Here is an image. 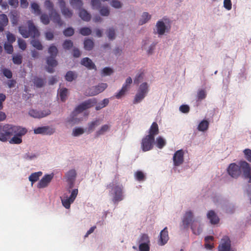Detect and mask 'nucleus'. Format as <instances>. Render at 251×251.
Returning <instances> with one entry per match:
<instances>
[{
  "label": "nucleus",
  "instance_id": "nucleus-4",
  "mask_svg": "<svg viewBox=\"0 0 251 251\" xmlns=\"http://www.w3.org/2000/svg\"><path fill=\"white\" fill-rule=\"evenodd\" d=\"M27 25L28 29L25 26H20L19 27V32L23 37L25 38L29 37L35 38L40 35V32L32 21H28Z\"/></svg>",
  "mask_w": 251,
  "mask_h": 251
},
{
  "label": "nucleus",
  "instance_id": "nucleus-61",
  "mask_svg": "<svg viewBox=\"0 0 251 251\" xmlns=\"http://www.w3.org/2000/svg\"><path fill=\"white\" fill-rule=\"evenodd\" d=\"M18 45L19 48L23 50H25L26 48V44L25 41L21 39H18Z\"/></svg>",
  "mask_w": 251,
  "mask_h": 251
},
{
  "label": "nucleus",
  "instance_id": "nucleus-59",
  "mask_svg": "<svg viewBox=\"0 0 251 251\" xmlns=\"http://www.w3.org/2000/svg\"><path fill=\"white\" fill-rule=\"evenodd\" d=\"M139 249L140 251H150V244H140Z\"/></svg>",
  "mask_w": 251,
  "mask_h": 251
},
{
  "label": "nucleus",
  "instance_id": "nucleus-3",
  "mask_svg": "<svg viewBox=\"0 0 251 251\" xmlns=\"http://www.w3.org/2000/svg\"><path fill=\"white\" fill-rule=\"evenodd\" d=\"M26 132L25 128L20 126L9 124H5L4 126L0 125V141L5 142L14 134L24 135Z\"/></svg>",
  "mask_w": 251,
  "mask_h": 251
},
{
  "label": "nucleus",
  "instance_id": "nucleus-2",
  "mask_svg": "<svg viewBox=\"0 0 251 251\" xmlns=\"http://www.w3.org/2000/svg\"><path fill=\"white\" fill-rule=\"evenodd\" d=\"M182 224L183 228L187 229L190 226L191 229L195 235H200L202 230L200 222L194 219V215L192 211H186L182 220Z\"/></svg>",
  "mask_w": 251,
  "mask_h": 251
},
{
  "label": "nucleus",
  "instance_id": "nucleus-58",
  "mask_svg": "<svg viewBox=\"0 0 251 251\" xmlns=\"http://www.w3.org/2000/svg\"><path fill=\"white\" fill-rule=\"evenodd\" d=\"M135 176L136 179L138 181H142L145 178L144 173L140 171H138L135 173Z\"/></svg>",
  "mask_w": 251,
  "mask_h": 251
},
{
  "label": "nucleus",
  "instance_id": "nucleus-56",
  "mask_svg": "<svg viewBox=\"0 0 251 251\" xmlns=\"http://www.w3.org/2000/svg\"><path fill=\"white\" fill-rule=\"evenodd\" d=\"M84 132V129L80 127L75 128L73 130V135L74 136H78L82 134Z\"/></svg>",
  "mask_w": 251,
  "mask_h": 251
},
{
  "label": "nucleus",
  "instance_id": "nucleus-57",
  "mask_svg": "<svg viewBox=\"0 0 251 251\" xmlns=\"http://www.w3.org/2000/svg\"><path fill=\"white\" fill-rule=\"evenodd\" d=\"M63 33L65 36H71L74 34V30L72 27H68L64 30Z\"/></svg>",
  "mask_w": 251,
  "mask_h": 251
},
{
  "label": "nucleus",
  "instance_id": "nucleus-30",
  "mask_svg": "<svg viewBox=\"0 0 251 251\" xmlns=\"http://www.w3.org/2000/svg\"><path fill=\"white\" fill-rule=\"evenodd\" d=\"M33 83L37 88H41L45 85V79L36 76L33 79Z\"/></svg>",
  "mask_w": 251,
  "mask_h": 251
},
{
  "label": "nucleus",
  "instance_id": "nucleus-45",
  "mask_svg": "<svg viewBox=\"0 0 251 251\" xmlns=\"http://www.w3.org/2000/svg\"><path fill=\"white\" fill-rule=\"evenodd\" d=\"M99 125V121L98 120L93 121L88 124V131L91 133L95 129L96 126Z\"/></svg>",
  "mask_w": 251,
  "mask_h": 251
},
{
  "label": "nucleus",
  "instance_id": "nucleus-43",
  "mask_svg": "<svg viewBox=\"0 0 251 251\" xmlns=\"http://www.w3.org/2000/svg\"><path fill=\"white\" fill-rule=\"evenodd\" d=\"M31 44L36 48L38 50H42L43 49V47L38 40L33 39L31 41Z\"/></svg>",
  "mask_w": 251,
  "mask_h": 251
},
{
  "label": "nucleus",
  "instance_id": "nucleus-51",
  "mask_svg": "<svg viewBox=\"0 0 251 251\" xmlns=\"http://www.w3.org/2000/svg\"><path fill=\"white\" fill-rule=\"evenodd\" d=\"M100 13L101 16H107L109 14V10L107 6H103L100 9Z\"/></svg>",
  "mask_w": 251,
  "mask_h": 251
},
{
  "label": "nucleus",
  "instance_id": "nucleus-62",
  "mask_svg": "<svg viewBox=\"0 0 251 251\" xmlns=\"http://www.w3.org/2000/svg\"><path fill=\"white\" fill-rule=\"evenodd\" d=\"M115 30L113 28H110L108 29L107 32V36L110 40H113L115 38Z\"/></svg>",
  "mask_w": 251,
  "mask_h": 251
},
{
  "label": "nucleus",
  "instance_id": "nucleus-55",
  "mask_svg": "<svg viewBox=\"0 0 251 251\" xmlns=\"http://www.w3.org/2000/svg\"><path fill=\"white\" fill-rule=\"evenodd\" d=\"M113 72V70L111 68L105 67L102 70L101 75L102 76L110 75Z\"/></svg>",
  "mask_w": 251,
  "mask_h": 251
},
{
  "label": "nucleus",
  "instance_id": "nucleus-22",
  "mask_svg": "<svg viewBox=\"0 0 251 251\" xmlns=\"http://www.w3.org/2000/svg\"><path fill=\"white\" fill-rule=\"evenodd\" d=\"M207 218L212 224H217L219 223V219L213 210H210L207 214Z\"/></svg>",
  "mask_w": 251,
  "mask_h": 251
},
{
  "label": "nucleus",
  "instance_id": "nucleus-8",
  "mask_svg": "<svg viewBox=\"0 0 251 251\" xmlns=\"http://www.w3.org/2000/svg\"><path fill=\"white\" fill-rule=\"evenodd\" d=\"M108 85L106 83H101L98 85L89 88L86 90L85 94L89 96H96L105 90Z\"/></svg>",
  "mask_w": 251,
  "mask_h": 251
},
{
  "label": "nucleus",
  "instance_id": "nucleus-39",
  "mask_svg": "<svg viewBox=\"0 0 251 251\" xmlns=\"http://www.w3.org/2000/svg\"><path fill=\"white\" fill-rule=\"evenodd\" d=\"M139 243L140 244H150V240L149 236L147 234H142L139 239Z\"/></svg>",
  "mask_w": 251,
  "mask_h": 251
},
{
  "label": "nucleus",
  "instance_id": "nucleus-14",
  "mask_svg": "<svg viewBox=\"0 0 251 251\" xmlns=\"http://www.w3.org/2000/svg\"><path fill=\"white\" fill-rule=\"evenodd\" d=\"M76 176V173L74 169L70 170L66 174L65 177L70 188H72L74 187Z\"/></svg>",
  "mask_w": 251,
  "mask_h": 251
},
{
  "label": "nucleus",
  "instance_id": "nucleus-37",
  "mask_svg": "<svg viewBox=\"0 0 251 251\" xmlns=\"http://www.w3.org/2000/svg\"><path fill=\"white\" fill-rule=\"evenodd\" d=\"M71 5L74 8H80L83 5L81 0H70Z\"/></svg>",
  "mask_w": 251,
  "mask_h": 251
},
{
  "label": "nucleus",
  "instance_id": "nucleus-13",
  "mask_svg": "<svg viewBox=\"0 0 251 251\" xmlns=\"http://www.w3.org/2000/svg\"><path fill=\"white\" fill-rule=\"evenodd\" d=\"M53 177V175L52 174L45 175L38 182L37 187L38 188H44L47 187L51 181Z\"/></svg>",
  "mask_w": 251,
  "mask_h": 251
},
{
  "label": "nucleus",
  "instance_id": "nucleus-25",
  "mask_svg": "<svg viewBox=\"0 0 251 251\" xmlns=\"http://www.w3.org/2000/svg\"><path fill=\"white\" fill-rule=\"evenodd\" d=\"M156 29L157 33L159 35H163L165 32L166 25L163 21H159L156 23Z\"/></svg>",
  "mask_w": 251,
  "mask_h": 251
},
{
  "label": "nucleus",
  "instance_id": "nucleus-47",
  "mask_svg": "<svg viewBox=\"0 0 251 251\" xmlns=\"http://www.w3.org/2000/svg\"><path fill=\"white\" fill-rule=\"evenodd\" d=\"M145 97V96L138 92L137 93V94H136L135 96V98H134V99L133 100V103L134 104H136V103H139L141 101V100H142L144 99V98Z\"/></svg>",
  "mask_w": 251,
  "mask_h": 251
},
{
  "label": "nucleus",
  "instance_id": "nucleus-64",
  "mask_svg": "<svg viewBox=\"0 0 251 251\" xmlns=\"http://www.w3.org/2000/svg\"><path fill=\"white\" fill-rule=\"evenodd\" d=\"M244 152L246 156V159L251 162V150L250 149H245Z\"/></svg>",
  "mask_w": 251,
  "mask_h": 251
},
{
  "label": "nucleus",
  "instance_id": "nucleus-33",
  "mask_svg": "<svg viewBox=\"0 0 251 251\" xmlns=\"http://www.w3.org/2000/svg\"><path fill=\"white\" fill-rule=\"evenodd\" d=\"M14 135L12 138L9 140V143L12 144H19L22 142V139L21 137L23 135H19L16 134H14Z\"/></svg>",
  "mask_w": 251,
  "mask_h": 251
},
{
  "label": "nucleus",
  "instance_id": "nucleus-38",
  "mask_svg": "<svg viewBox=\"0 0 251 251\" xmlns=\"http://www.w3.org/2000/svg\"><path fill=\"white\" fill-rule=\"evenodd\" d=\"M68 89L66 88L61 89L59 92V97L62 102H64L67 98Z\"/></svg>",
  "mask_w": 251,
  "mask_h": 251
},
{
  "label": "nucleus",
  "instance_id": "nucleus-44",
  "mask_svg": "<svg viewBox=\"0 0 251 251\" xmlns=\"http://www.w3.org/2000/svg\"><path fill=\"white\" fill-rule=\"evenodd\" d=\"M48 52L50 56L56 57L58 53V50L55 46L52 45L49 48Z\"/></svg>",
  "mask_w": 251,
  "mask_h": 251
},
{
  "label": "nucleus",
  "instance_id": "nucleus-63",
  "mask_svg": "<svg viewBox=\"0 0 251 251\" xmlns=\"http://www.w3.org/2000/svg\"><path fill=\"white\" fill-rule=\"evenodd\" d=\"M224 6L228 10H229L232 8V3L230 0H224Z\"/></svg>",
  "mask_w": 251,
  "mask_h": 251
},
{
  "label": "nucleus",
  "instance_id": "nucleus-34",
  "mask_svg": "<svg viewBox=\"0 0 251 251\" xmlns=\"http://www.w3.org/2000/svg\"><path fill=\"white\" fill-rule=\"evenodd\" d=\"M137 92L146 96L147 93L148 92V85L147 83L144 82L141 84L140 85Z\"/></svg>",
  "mask_w": 251,
  "mask_h": 251
},
{
  "label": "nucleus",
  "instance_id": "nucleus-12",
  "mask_svg": "<svg viewBox=\"0 0 251 251\" xmlns=\"http://www.w3.org/2000/svg\"><path fill=\"white\" fill-rule=\"evenodd\" d=\"M184 154L182 150H179L175 152L173 158L175 166H179L183 163Z\"/></svg>",
  "mask_w": 251,
  "mask_h": 251
},
{
  "label": "nucleus",
  "instance_id": "nucleus-28",
  "mask_svg": "<svg viewBox=\"0 0 251 251\" xmlns=\"http://www.w3.org/2000/svg\"><path fill=\"white\" fill-rule=\"evenodd\" d=\"M77 75L75 72L70 71L66 73L65 77L67 81L71 82L75 79L77 78Z\"/></svg>",
  "mask_w": 251,
  "mask_h": 251
},
{
  "label": "nucleus",
  "instance_id": "nucleus-52",
  "mask_svg": "<svg viewBox=\"0 0 251 251\" xmlns=\"http://www.w3.org/2000/svg\"><path fill=\"white\" fill-rule=\"evenodd\" d=\"M206 93L204 90L201 89L198 91L197 93V98L198 100H201L206 98Z\"/></svg>",
  "mask_w": 251,
  "mask_h": 251
},
{
  "label": "nucleus",
  "instance_id": "nucleus-40",
  "mask_svg": "<svg viewBox=\"0 0 251 251\" xmlns=\"http://www.w3.org/2000/svg\"><path fill=\"white\" fill-rule=\"evenodd\" d=\"M109 100L108 99H104L101 102H99L96 105V110H100L102 108L107 106L109 103Z\"/></svg>",
  "mask_w": 251,
  "mask_h": 251
},
{
  "label": "nucleus",
  "instance_id": "nucleus-16",
  "mask_svg": "<svg viewBox=\"0 0 251 251\" xmlns=\"http://www.w3.org/2000/svg\"><path fill=\"white\" fill-rule=\"evenodd\" d=\"M169 238L167 227H165L160 233L158 244L160 246L164 245L168 242Z\"/></svg>",
  "mask_w": 251,
  "mask_h": 251
},
{
  "label": "nucleus",
  "instance_id": "nucleus-31",
  "mask_svg": "<svg viewBox=\"0 0 251 251\" xmlns=\"http://www.w3.org/2000/svg\"><path fill=\"white\" fill-rule=\"evenodd\" d=\"M213 240L214 237L212 236H207L205 237L204 240L205 243L204 246L206 249L211 250L214 248V246L213 243L210 244L209 243V241H213Z\"/></svg>",
  "mask_w": 251,
  "mask_h": 251
},
{
  "label": "nucleus",
  "instance_id": "nucleus-35",
  "mask_svg": "<svg viewBox=\"0 0 251 251\" xmlns=\"http://www.w3.org/2000/svg\"><path fill=\"white\" fill-rule=\"evenodd\" d=\"M156 146L159 149H162L166 144V141L161 136H158L156 140Z\"/></svg>",
  "mask_w": 251,
  "mask_h": 251
},
{
  "label": "nucleus",
  "instance_id": "nucleus-9",
  "mask_svg": "<svg viewBox=\"0 0 251 251\" xmlns=\"http://www.w3.org/2000/svg\"><path fill=\"white\" fill-rule=\"evenodd\" d=\"M77 189H75L73 190L69 197H64L63 198L61 199L62 205L67 209L70 208L71 204L74 201L77 195Z\"/></svg>",
  "mask_w": 251,
  "mask_h": 251
},
{
  "label": "nucleus",
  "instance_id": "nucleus-50",
  "mask_svg": "<svg viewBox=\"0 0 251 251\" xmlns=\"http://www.w3.org/2000/svg\"><path fill=\"white\" fill-rule=\"evenodd\" d=\"M91 4L93 9H99L101 7V2L100 0H91Z\"/></svg>",
  "mask_w": 251,
  "mask_h": 251
},
{
  "label": "nucleus",
  "instance_id": "nucleus-23",
  "mask_svg": "<svg viewBox=\"0 0 251 251\" xmlns=\"http://www.w3.org/2000/svg\"><path fill=\"white\" fill-rule=\"evenodd\" d=\"M30 11L36 16H39L41 14V9L39 5L35 2L31 3Z\"/></svg>",
  "mask_w": 251,
  "mask_h": 251
},
{
  "label": "nucleus",
  "instance_id": "nucleus-60",
  "mask_svg": "<svg viewBox=\"0 0 251 251\" xmlns=\"http://www.w3.org/2000/svg\"><path fill=\"white\" fill-rule=\"evenodd\" d=\"M2 73L3 75L6 77L7 78H11L12 77V72L6 68H4L2 70Z\"/></svg>",
  "mask_w": 251,
  "mask_h": 251
},
{
  "label": "nucleus",
  "instance_id": "nucleus-20",
  "mask_svg": "<svg viewBox=\"0 0 251 251\" xmlns=\"http://www.w3.org/2000/svg\"><path fill=\"white\" fill-rule=\"evenodd\" d=\"M159 133V127L158 124L156 122L152 123L149 130V134L148 135H151V137H154L158 135Z\"/></svg>",
  "mask_w": 251,
  "mask_h": 251
},
{
  "label": "nucleus",
  "instance_id": "nucleus-10",
  "mask_svg": "<svg viewBox=\"0 0 251 251\" xmlns=\"http://www.w3.org/2000/svg\"><path fill=\"white\" fill-rule=\"evenodd\" d=\"M58 3L62 15L66 18H70L72 17L73 13L72 10L66 6V2L64 0H58Z\"/></svg>",
  "mask_w": 251,
  "mask_h": 251
},
{
  "label": "nucleus",
  "instance_id": "nucleus-17",
  "mask_svg": "<svg viewBox=\"0 0 251 251\" xmlns=\"http://www.w3.org/2000/svg\"><path fill=\"white\" fill-rule=\"evenodd\" d=\"M55 131L53 128H50L48 126H45L43 127H39L35 128L34 132L35 134H42L47 135H51Z\"/></svg>",
  "mask_w": 251,
  "mask_h": 251
},
{
  "label": "nucleus",
  "instance_id": "nucleus-41",
  "mask_svg": "<svg viewBox=\"0 0 251 251\" xmlns=\"http://www.w3.org/2000/svg\"><path fill=\"white\" fill-rule=\"evenodd\" d=\"M44 6L49 11V13L52 12L53 10H55L54 9L53 2L50 0H46L44 2Z\"/></svg>",
  "mask_w": 251,
  "mask_h": 251
},
{
  "label": "nucleus",
  "instance_id": "nucleus-11",
  "mask_svg": "<svg viewBox=\"0 0 251 251\" xmlns=\"http://www.w3.org/2000/svg\"><path fill=\"white\" fill-rule=\"evenodd\" d=\"M218 251H231V241L228 236H224L218 246Z\"/></svg>",
  "mask_w": 251,
  "mask_h": 251
},
{
  "label": "nucleus",
  "instance_id": "nucleus-5",
  "mask_svg": "<svg viewBox=\"0 0 251 251\" xmlns=\"http://www.w3.org/2000/svg\"><path fill=\"white\" fill-rule=\"evenodd\" d=\"M112 187L113 198L112 201L114 203H117L124 200L123 187L122 185H116L114 186L113 183H110L107 187Z\"/></svg>",
  "mask_w": 251,
  "mask_h": 251
},
{
  "label": "nucleus",
  "instance_id": "nucleus-29",
  "mask_svg": "<svg viewBox=\"0 0 251 251\" xmlns=\"http://www.w3.org/2000/svg\"><path fill=\"white\" fill-rule=\"evenodd\" d=\"M151 18V15L148 12H144L141 16V18L139 21V25H142L146 23Z\"/></svg>",
  "mask_w": 251,
  "mask_h": 251
},
{
  "label": "nucleus",
  "instance_id": "nucleus-21",
  "mask_svg": "<svg viewBox=\"0 0 251 251\" xmlns=\"http://www.w3.org/2000/svg\"><path fill=\"white\" fill-rule=\"evenodd\" d=\"M81 64L90 70L96 69L95 64L88 57L83 58L81 61Z\"/></svg>",
  "mask_w": 251,
  "mask_h": 251
},
{
  "label": "nucleus",
  "instance_id": "nucleus-24",
  "mask_svg": "<svg viewBox=\"0 0 251 251\" xmlns=\"http://www.w3.org/2000/svg\"><path fill=\"white\" fill-rule=\"evenodd\" d=\"M8 23L7 16L4 14H0V31H2Z\"/></svg>",
  "mask_w": 251,
  "mask_h": 251
},
{
  "label": "nucleus",
  "instance_id": "nucleus-48",
  "mask_svg": "<svg viewBox=\"0 0 251 251\" xmlns=\"http://www.w3.org/2000/svg\"><path fill=\"white\" fill-rule=\"evenodd\" d=\"M92 31L91 29L87 27L81 28L79 30V33L83 36H88L91 34Z\"/></svg>",
  "mask_w": 251,
  "mask_h": 251
},
{
  "label": "nucleus",
  "instance_id": "nucleus-7",
  "mask_svg": "<svg viewBox=\"0 0 251 251\" xmlns=\"http://www.w3.org/2000/svg\"><path fill=\"white\" fill-rule=\"evenodd\" d=\"M97 103L96 99L93 98L85 100L77 105L73 113L75 114H79L82 112L84 110L89 109Z\"/></svg>",
  "mask_w": 251,
  "mask_h": 251
},
{
  "label": "nucleus",
  "instance_id": "nucleus-46",
  "mask_svg": "<svg viewBox=\"0 0 251 251\" xmlns=\"http://www.w3.org/2000/svg\"><path fill=\"white\" fill-rule=\"evenodd\" d=\"M50 17L47 14H41L40 20L41 22L45 25H48L50 22Z\"/></svg>",
  "mask_w": 251,
  "mask_h": 251
},
{
  "label": "nucleus",
  "instance_id": "nucleus-54",
  "mask_svg": "<svg viewBox=\"0 0 251 251\" xmlns=\"http://www.w3.org/2000/svg\"><path fill=\"white\" fill-rule=\"evenodd\" d=\"M4 49L8 54H11L13 51V48L11 44L5 43L4 45Z\"/></svg>",
  "mask_w": 251,
  "mask_h": 251
},
{
  "label": "nucleus",
  "instance_id": "nucleus-49",
  "mask_svg": "<svg viewBox=\"0 0 251 251\" xmlns=\"http://www.w3.org/2000/svg\"><path fill=\"white\" fill-rule=\"evenodd\" d=\"M12 60L15 64L20 65L22 63V56L20 54L14 55L12 58Z\"/></svg>",
  "mask_w": 251,
  "mask_h": 251
},
{
  "label": "nucleus",
  "instance_id": "nucleus-36",
  "mask_svg": "<svg viewBox=\"0 0 251 251\" xmlns=\"http://www.w3.org/2000/svg\"><path fill=\"white\" fill-rule=\"evenodd\" d=\"M94 42L90 39L85 40L84 42V47L87 50H91L94 47Z\"/></svg>",
  "mask_w": 251,
  "mask_h": 251
},
{
  "label": "nucleus",
  "instance_id": "nucleus-18",
  "mask_svg": "<svg viewBox=\"0 0 251 251\" xmlns=\"http://www.w3.org/2000/svg\"><path fill=\"white\" fill-rule=\"evenodd\" d=\"M49 15L53 23L57 24L59 26L62 25L63 23L61 19L60 15L56 10L49 13Z\"/></svg>",
  "mask_w": 251,
  "mask_h": 251
},
{
  "label": "nucleus",
  "instance_id": "nucleus-32",
  "mask_svg": "<svg viewBox=\"0 0 251 251\" xmlns=\"http://www.w3.org/2000/svg\"><path fill=\"white\" fill-rule=\"evenodd\" d=\"M42 175V172H38L32 173L29 176V180L31 181L32 183H33L39 179L40 176H41Z\"/></svg>",
  "mask_w": 251,
  "mask_h": 251
},
{
  "label": "nucleus",
  "instance_id": "nucleus-27",
  "mask_svg": "<svg viewBox=\"0 0 251 251\" xmlns=\"http://www.w3.org/2000/svg\"><path fill=\"white\" fill-rule=\"evenodd\" d=\"M209 126L208 121L203 120L201 122L198 126V129L201 131H205L207 130Z\"/></svg>",
  "mask_w": 251,
  "mask_h": 251
},
{
  "label": "nucleus",
  "instance_id": "nucleus-42",
  "mask_svg": "<svg viewBox=\"0 0 251 251\" xmlns=\"http://www.w3.org/2000/svg\"><path fill=\"white\" fill-rule=\"evenodd\" d=\"M109 126L107 125L102 126L101 128L96 133V137H98L100 135L103 134L105 132L109 129Z\"/></svg>",
  "mask_w": 251,
  "mask_h": 251
},
{
  "label": "nucleus",
  "instance_id": "nucleus-15",
  "mask_svg": "<svg viewBox=\"0 0 251 251\" xmlns=\"http://www.w3.org/2000/svg\"><path fill=\"white\" fill-rule=\"evenodd\" d=\"M29 114L31 117L35 118H42L50 114L49 110L44 111H37L32 109L29 111Z\"/></svg>",
  "mask_w": 251,
  "mask_h": 251
},
{
  "label": "nucleus",
  "instance_id": "nucleus-1",
  "mask_svg": "<svg viewBox=\"0 0 251 251\" xmlns=\"http://www.w3.org/2000/svg\"><path fill=\"white\" fill-rule=\"evenodd\" d=\"M243 172L245 178L249 179L248 182H251V168L248 163L245 161H241L239 165L235 163H231L227 168L228 174L233 178L238 177Z\"/></svg>",
  "mask_w": 251,
  "mask_h": 251
},
{
  "label": "nucleus",
  "instance_id": "nucleus-6",
  "mask_svg": "<svg viewBox=\"0 0 251 251\" xmlns=\"http://www.w3.org/2000/svg\"><path fill=\"white\" fill-rule=\"evenodd\" d=\"M154 143L155 138L147 135L141 140V148L144 152L149 151L153 149Z\"/></svg>",
  "mask_w": 251,
  "mask_h": 251
},
{
  "label": "nucleus",
  "instance_id": "nucleus-26",
  "mask_svg": "<svg viewBox=\"0 0 251 251\" xmlns=\"http://www.w3.org/2000/svg\"><path fill=\"white\" fill-rule=\"evenodd\" d=\"M79 17L83 21L88 22L91 20V16L86 10L81 9L79 12Z\"/></svg>",
  "mask_w": 251,
  "mask_h": 251
},
{
  "label": "nucleus",
  "instance_id": "nucleus-53",
  "mask_svg": "<svg viewBox=\"0 0 251 251\" xmlns=\"http://www.w3.org/2000/svg\"><path fill=\"white\" fill-rule=\"evenodd\" d=\"M63 47L65 50L70 49L73 46V42L70 40H66L63 45Z\"/></svg>",
  "mask_w": 251,
  "mask_h": 251
},
{
  "label": "nucleus",
  "instance_id": "nucleus-19",
  "mask_svg": "<svg viewBox=\"0 0 251 251\" xmlns=\"http://www.w3.org/2000/svg\"><path fill=\"white\" fill-rule=\"evenodd\" d=\"M55 58V57L50 56L47 58V63L48 65L47 70L49 73H53L54 71L53 68L57 65V62Z\"/></svg>",
  "mask_w": 251,
  "mask_h": 251
}]
</instances>
